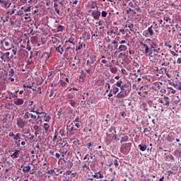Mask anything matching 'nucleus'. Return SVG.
I'll return each instance as SVG.
<instances>
[{"label":"nucleus","instance_id":"1","mask_svg":"<svg viewBox=\"0 0 181 181\" xmlns=\"http://www.w3.org/2000/svg\"><path fill=\"white\" fill-rule=\"evenodd\" d=\"M146 43H147V45H148V46L150 47V52L151 53V56H154L155 57H161L162 56H165V54L162 52L160 46L155 42L152 41V40H146Z\"/></svg>","mask_w":181,"mask_h":181},{"label":"nucleus","instance_id":"2","mask_svg":"<svg viewBox=\"0 0 181 181\" xmlns=\"http://www.w3.org/2000/svg\"><path fill=\"white\" fill-rule=\"evenodd\" d=\"M141 52L145 54V56H148L150 62H153L154 60L153 55L151 53V47L146 42H140Z\"/></svg>","mask_w":181,"mask_h":181},{"label":"nucleus","instance_id":"3","mask_svg":"<svg viewBox=\"0 0 181 181\" xmlns=\"http://www.w3.org/2000/svg\"><path fill=\"white\" fill-rule=\"evenodd\" d=\"M67 4H69V1H64V0H62L61 1H59V4L57 2L54 3L53 8H54L56 13L59 16H60V15H62V13H60V11H62V6H63L64 5H67Z\"/></svg>","mask_w":181,"mask_h":181},{"label":"nucleus","instance_id":"4","mask_svg":"<svg viewBox=\"0 0 181 181\" xmlns=\"http://www.w3.org/2000/svg\"><path fill=\"white\" fill-rule=\"evenodd\" d=\"M32 122V120H25L24 118H18L16 124L18 128H20L21 129H23L25 127H28V123Z\"/></svg>","mask_w":181,"mask_h":181},{"label":"nucleus","instance_id":"5","mask_svg":"<svg viewBox=\"0 0 181 181\" xmlns=\"http://www.w3.org/2000/svg\"><path fill=\"white\" fill-rule=\"evenodd\" d=\"M132 146V143L123 144L120 147V152L124 155L128 153L131 151V147Z\"/></svg>","mask_w":181,"mask_h":181},{"label":"nucleus","instance_id":"6","mask_svg":"<svg viewBox=\"0 0 181 181\" xmlns=\"http://www.w3.org/2000/svg\"><path fill=\"white\" fill-rule=\"evenodd\" d=\"M158 101L160 103V104L165 105V107H169L170 105V98L168 96H164V98H159Z\"/></svg>","mask_w":181,"mask_h":181},{"label":"nucleus","instance_id":"7","mask_svg":"<svg viewBox=\"0 0 181 181\" xmlns=\"http://www.w3.org/2000/svg\"><path fill=\"white\" fill-rule=\"evenodd\" d=\"M89 12H91V16L95 19V21H98V19H100V16H101V11H100V10L96 9L89 11Z\"/></svg>","mask_w":181,"mask_h":181},{"label":"nucleus","instance_id":"8","mask_svg":"<svg viewBox=\"0 0 181 181\" xmlns=\"http://www.w3.org/2000/svg\"><path fill=\"white\" fill-rule=\"evenodd\" d=\"M144 35L146 37H149L151 36H153L155 33H153V25H151L148 28L147 30L144 32Z\"/></svg>","mask_w":181,"mask_h":181},{"label":"nucleus","instance_id":"9","mask_svg":"<svg viewBox=\"0 0 181 181\" xmlns=\"http://www.w3.org/2000/svg\"><path fill=\"white\" fill-rule=\"evenodd\" d=\"M23 138H25V141H23L21 142V145L22 146H25V145H26V141L28 140V141H33V139H35V135L32 134H30L28 136H25V135H23Z\"/></svg>","mask_w":181,"mask_h":181},{"label":"nucleus","instance_id":"10","mask_svg":"<svg viewBox=\"0 0 181 181\" xmlns=\"http://www.w3.org/2000/svg\"><path fill=\"white\" fill-rule=\"evenodd\" d=\"M25 121H30V119H29V118H32V119H37L36 115H34L33 114L29 112H26L23 117Z\"/></svg>","mask_w":181,"mask_h":181},{"label":"nucleus","instance_id":"11","mask_svg":"<svg viewBox=\"0 0 181 181\" xmlns=\"http://www.w3.org/2000/svg\"><path fill=\"white\" fill-rule=\"evenodd\" d=\"M9 54H11V53L9 52H5V53L1 52L0 59L3 60L4 63L6 62H9Z\"/></svg>","mask_w":181,"mask_h":181},{"label":"nucleus","instance_id":"12","mask_svg":"<svg viewBox=\"0 0 181 181\" xmlns=\"http://www.w3.org/2000/svg\"><path fill=\"white\" fill-rule=\"evenodd\" d=\"M158 64L162 67H169L170 62L168 58H163L161 62H158Z\"/></svg>","mask_w":181,"mask_h":181},{"label":"nucleus","instance_id":"13","mask_svg":"<svg viewBox=\"0 0 181 181\" xmlns=\"http://www.w3.org/2000/svg\"><path fill=\"white\" fill-rule=\"evenodd\" d=\"M154 73H157L156 76L160 77H162V74H163V72L165 71V69H163V68H161L159 69V68L158 66H154L153 69Z\"/></svg>","mask_w":181,"mask_h":181},{"label":"nucleus","instance_id":"14","mask_svg":"<svg viewBox=\"0 0 181 181\" xmlns=\"http://www.w3.org/2000/svg\"><path fill=\"white\" fill-rule=\"evenodd\" d=\"M95 63V58L94 57H90L86 61V66H89L90 69H93V65Z\"/></svg>","mask_w":181,"mask_h":181},{"label":"nucleus","instance_id":"15","mask_svg":"<svg viewBox=\"0 0 181 181\" xmlns=\"http://www.w3.org/2000/svg\"><path fill=\"white\" fill-rule=\"evenodd\" d=\"M69 129L66 127H63L59 130V134L61 136H69Z\"/></svg>","mask_w":181,"mask_h":181},{"label":"nucleus","instance_id":"16","mask_svg":"<svg viewBox=\"0 0 181 181\" xmlns=\"http://www.w3.org/2000/svg\"><path fill=\"white\" fill-rule=\"evenodd\" d=\"M0 4H1V6L5 9H8L11 7V3L9 1L0 0Z\"/></svg>","mask_w":181,"mask_h":181},{"label":"nucleus","instance_id":"17","mask_svg":"<svg viewBox=\"0 0 181 181\" xmlns=\"http://www.w3.org/2000/svg\"><path fill=\"white\" fill-rule=\"evenodd\" d=\"M153 107L154 108L155 111H161V112H163V111H165L162 105L159 103L153 104Z\"/></svg>","mask_w":181,"mask_h":181},{"label":"nucleus","instance_id":"18","mask_svg":"<svg viewBox=\"0 0 181 181\" xmlns=\"http://www.w3.org/2000/svg\"><path fill=\"white\" fill-rule=\"evenodd\" d=\"M79 39H83V40H90V39H91V35L90 34L89 32H85L83 35H82V37H80Z\"/></svg>","mask_w":181,"mask_h":181},{"label":"nucleus","instance_id":"19","mask_svg":"<svg viewBox=\"0 0 181 181\" xmlns=\"http://www.w3.org/2000/svg\"><path fill=\"white\" fill-rule=\"evenodd\" d=\"M92 176L93 177H95V179H103V177H104V175L102 173L101 170L94 173Z\"/></svg>","mask_w":181,"mask_h":181},{"label":"nucleus","instance_id":"20","mask_svg":"<svg viewBox=\"0 0 181 181\" xmlns=\"http://www.w3.org/2000/svg\"><path fill=\"white\" fill-rule=\"evenodd\" d=\"M50 57V52H43L41 55L40 59L44 62L47 61V59Z\"/></svg>","mask_w":181,"mask_h":181},{"label":"nucleus","instance_id":"21","mask_svg":"<svg viewBox=\"0 0 181 181\" xmlns=\"http://www.w3.org/2000/svg\"><path fill=\"white\" fill-rule=\"evenodd\" d=\"M67 129L69 132H71V134H69L70 136H71V135H74V133H73V131H77V129L74 128V125L72 124H71L69 126H67Z\"/></svg>","mask_w":181,"mask_h":181},{"label":"nucleus","instance_id":"22","mask_svg":"<svg viewBox=\"0 0 181 181\" xmlns=\"http://www.w3.org/2000/svg\"><path fill=\"white\" fill-rule=\"evenodd\" d=\"M128 94L125 90H121L119 93L116 95L117 98H124V97H127Z\"/></svg>","mask_w":181,"mask_h":181},{"label":"nucleus","instance_id":"23","mask_svg":"<svg viewBox=\"0 0 181 181\" xmlns=\"http://www.w3.org/2000/svg\"><path fill=\"white\" fill-rule=\"evenodd\" d=\"M55 50L57 53H59L61 55H62L63 53H64V49H63L62 44H59L57 47H55Z\"/></svg>","mask_w":181,"mask_h":181},{"label":"nucleus","instance_id":"24","mask_svg":"<svg viewBox=\"0 0 181 181\" xmlns=\"http://www.w3.org/2000/svg\"><path fill=\"white\" fill-rule=\"evenodd\" d=\"M19 153H21V150H14L13 153L11 154V158L12 159H16L19 158Z\"/></svg>","mask_w":181,"mask_h":181},{"label":"nucleus","instance_id":"25","mask_svg":"<svg viewBox=\"0 0 181 181\" xmlns=\"http://www.w3.org/2000/svg\"><path fill=\"white\" fill-rule=\"evenodd\" d=\"M110 33L112 35H117L118 33V27H112L110 28V31L107 32V35H110Z\"/></svg>","mask_w":181,"mask_h":181},{"label":"nucleus","instance_id":"26","mask_svg":"<svg viewBox=\"0 0 181 181\" xmlns=\"http://www.w3.org/2000/svg\"><path fill=\"white\" fill-rule=\"evenodd\" d=\"M172 86H173V87H175L177 90H179L180 91H181V83H177V81H174L172 83Z\"/></svg>","mask_w":181,"mask_h":181},{"label":"nucleus","instance_id":"27","mask_svg":"<svg viewBox=\"0 0 181 181\" xmlns=\"http://www.w3.org/2000/svg\"><path fill=\"white\" fill-rule=\"evenodd\" d=\"M129 45H120L117 49V50H119V52H125V50H127V49H128V47Z\"/></svg>","mask_w":181,"mask_h":181},{"label":"nucleus","instance_id":"28","mask_svg":"<svg viewBox=\"0 0 181 181\" xmlns=\"http://www.w3.org/2000/svg\"><path fill=\"white\" fill-rule=\"evenodd\" d=\"M33 129L35 131V136H37V135L40 134V127H39L38 125H35L33 126Z\"/></svg>","mask_w":181,"mask_h":181},{"label":"nucleus","instance_id":"29","mask_svg":"<svg viewBox=\"0 0 181 181\" xmlns=\"http://www.w3.org/2000/svg\"><path fill=\"white\" fill-rule=\"evenodd\" d=\"M23 103H25V100L22 98H17L16 101H14V104L16 105H23Z\"/></svg>","mask_w":181,"mask_h":181},{"label":"nucleus","instance_id":"30","mask_svg":"<svg viewBox=\"0 0 181 181\" xmlns=\"http://www.w3.org/2000/svg\"><path fill=\"white\" fill-rule=\"evenodd\" d=\"M54 175H56V176H59V175L60 174V175H62V173H63V170H62V168H55L54 169Z\"/></svg>","mask_w":181,"mask_h":181},{"label":"nucleus","instance_id":"31","mask_svg":"<svg viewBox=\"0 0 181 181\" xmlns=\"http://www.w3.org/2000/svg\"><path fill=\"white\" fill-rule=\"evenodd\" d=\"M23 87H24V88H32L33 87V82H31V83L26 82L23 85Z\"/></svg>","mask_w":181,"mask_h":181},{"label":"nucleus","instance_id":"32","mask_svg":"<svg viewBox=\"0 0 181 181\" xmlns=\"http://www.w3.org/2000/svg\"><path fill=\"white\" fill-rule=\"evenodd\" d=\"M21 168H23V171H24L26 173H29L30 171V169H32V168L30 165H22Z\"/></svg>","mask_w":181,"mask_h":181},{"label":"nucleus","instance_id":"33","mask_svg":"<svg viewBox=\"0 0 181 181\" xmlns=\"http://www.w3.org/2000/svg\"><path fill=\"white\" fill-rule=\"evenodd\" d=\"M8 21H11V16L7 11L5 14V18L3 20V22L5 23V22H8Z\"/></svg>","mask_w":181,"mask_h":181},{"label":"nucleus","instance_id":"34","mask_svg":"<svg viewBox=\"0 0 181 181\" xmlns=\"http://www.w3.org/2000/svg\"><path fill=\"white\" fill-rule=\"evenodd\" d=\"M127 88H129V83H126L124 85H122V86H120V90L122 91H125Z\"/></svg>","mask_w":181,"mask_h":181},{"label":"nucleus","instance_id":"35","mask_svg":"<svg viewBox=\"0 0 181 181\" xmlns=\"http://www.w3.org/2000/svg\"><path fill=\"white\" fill-rule=\"evenodd\" d=\"M174 156H175L176 158H181V150L180 149L175 150Z\"/></svg>","mask_w":181,"mask_h":181},{"label":"nucleus","instance_id":"36","mask_svg":"<svg viewBox=\"0 0 181 181\" xmlns=\"http://www.w3.org/2000/svg\"><path fill=\"white\" fill-rule=\"evenodd\" d=\"M153 30H155V32H159V25H158V23H156V22L153 23Z\"/></svg>","mask_w":181,"mask_h":181},{"label":"nucleus","instance_id":"37","mask_svg":"<svg viewBox=\"0 0 181 181\" xmlns=\"http://www.w3.org/2000/svg\"><path fill=\"white\" fill-rule=\"evenodd\" d=\"M21 136H22V134H21V133H17L15 136H14V141H21V139H23L22 138H21Z\"/></svg>","mask_w":181,"mask_h":181},{"label":"nucleus","instance_id":"38","mask_svg":"<svg viewBox=\"0 0 181 181\" xmlns=\"http://www.w3.org/2000/svg\"><path fill=\"white\" fill-rule=\"evenodd\" d=\"M163 21L165 22H168L169 23H172V19L170 18V16H163Z\"/></svg>","mask_w":181,"mask_h":181},{"label":"nucleus","instance_id":"39","mask_svg":"<svg viewBox=\"0 0 181 181\" xmlns=\"http://www.w3.org/2000/svg\"><path fill=\"white\" fill-rule=\"evenodd\" d=\"M129 141V137L128 136H124L121 138L120 144H122V142H128Z\"/></svg>","mask_w":181,"mask_h":181},{"label":"nucleus","instance_id":"40","mask_svg":"<svg viewBox=\"0 0 181 181\" xmlns=\"http://www.w3.org/2000/svg\"><path fill=\"white\" fill-rule=\"evenodd\" d=\"M110 71L111 73H112L113 74H115L116 73H118V68H117V66H110Z\"/></svg>","mask_w":181,"mask_h":181},{"label":"nucleus","instance_id":"41","mask_svg":"<svg viewBox=\"0 0 181 181\" xmlns=\"http://www.w3.org/2000/svg\"><path fill=\"white\" fill-rule=\"evenodd\" d=\"M139 148L140 151H141L142 152H145V150L147 149L148 146H146V145L145 144H139Z\"/></svg>","mask_w":181,"mask_h":181},{"label":"nucleus","instance_id":"42","mask_svg":"<svg viewBox=\"0 0 181 181\" xmlns=\"http://www.w3.org/2000/svg\"><path fill=\"white\" fill-rule=\"evenodd\" d=\"M43 128L45 129V134H47V132H49V129L50 128V125H49V124H47V123H45Z\"/></svg>","mask_w":181,"mask_h":181},{"label":"nucleus","instance_id":"43","mask_svg":"<svg viewBox=\"0 0 181 181\" xmlns=\"http://www.w3.org/2000/svg\"><path fill=\"white\" fill-rule=\"evenodd\" d=\"M44 122H50L52 117L50 115H45Z\"/></svg>","mask_w":181,"mask_h":181},{"label":"nucleus","instance_id":"44","mask_svg":"<svg viewBox=\"0 0 181 181\" xmlns=\"http://www.w3.org/2000/svg\"><path fill=\"white\" fill-rule=\"evenodd\" d=\"M10 23L11 25H15V23H16V16H13L11 18H10Z\"/></svg>","mask_w":181,"mask_h":181},{"label":"nucleus","instance_id":"45","mask_svg":"<svg viewBox=\"0 0 181 181\" xmlns=\"http://www.w3.org/2000/svg\"><path fill=\"white\" fill-rule=\"evenodd\" d=\"M90 9H95V8H98L97 6V4L94 1H92L91 4L89 5Z\"/></svg>","mask_w":181,"mask_h":181},{"label":"nucleus","instance_id":"46","mask_svg":"<svg viewBox=\"0 0 181 181\" xmlns=\"http://www.w3.org/2000/svg\"><path fill=\"white\" fill-rule=\"evenodd\" d=\"M74 97H75L74 93H69L66 94V100H73Z\"/></svg>","mask_w":181,"mask_h":181},{"label":"nucleus","instance_id":"47","mask_svg":"<svg viewBox=\"0 0 181 181\" xmlns=\"http://www.w3.org/2000/svg\"><path fill=\"white\" fill-rule=\"evenodd\" d=\"M59 86H61L62 87H66V86H67V82L64 81L62 79H60L59 81Z\"/></svg>","mask_w":181,"mask_h":181},{"label":"nucleus","instance_id":"48","mask_svg":"<svg viewBox=\"0 0 181 181\" xmlns=\"http://www.w3.org/2000/svg\"><path fill=\"white\" fill-rule=\"evenodd\" d=\"M158 22L159 25H160L161 28H165V26H166V22H163V20L159 19L158 20Z\"/></svg>","mask_w":181,"mask_h":181},{"label":"nucleus","instance_id":"49","mask_svg":"<svg viewBox=\"0 0 181 181\" xmlns=\"http://www.w3.org/2000/svg\"><path fill=\"white\" fill-rule=\"evenodd\" d=\"M65 43H71V45H73L74 46V37H71L70 38H69L68 40H66L65 42Z\"/></svg>","mask_w":181,"mask_h":181},{"label":"nucleus","instance_id":"50","mask_svg":"<svg viewBox=\"0 0 181 181\" xmlns=\"http://www.w3.org/2000/svg\"><path fill=\"white\" fill-rule=\"evenodd\" d=\"M112 87V91L113 94H117V93H118V91H119V88L118 87H116L114 86Z\"/></svg>","mask_w":181,"mask_h":181},{"label":"nucleus","instance_id":"51","mask_svg":"<svg viewBox=\"0 0 181 181\" xmlns=\"http://www.w3.org/2000/svg\"><path fill=\"white\" fill-rule=\"evenodd\" d=\"M64 29H66V28H64V25H59L57 27V32H63V30H64Z\"/></svg>","mask_w":181,"mask_h":181},{"label":"nucleus","instance_id":"52","mask_svg":"<svg viewBox=\"0 0 181 181\" xmlns=\"http://www.w3.org/2000/svg\"><path fill=\"white\" fill-rule=\"evenodd\" d=\"M64 56L65 57H70L71 56V52H70V50L65 49Z\"/></svg>","mask_w":181,"mask_h":181},{"label":"nucleus","instance_id":"53","mask_svg":"<svg viewBox=\"0 0 181 181\" xmlns=\"http://www.w3.org/2000/svg\"><path fill=\"white\" fill-rule=\"evenodd\" d=\"M100 15L102 18H107V16L108 15V12L106 11H102V12H100Z\"/></svg>","mask_w":181,"mask_h":181},{"label":"nucleus","instance_id":"54","mask_svg":"<svg viewBox=\"0 0 181 181\" xmlns=\"http://www.w3.org/2000/svg\"><path fill=\"white\" fill-rule=\"evenodd\" d=\"M13 8H13L11 11H7L11 16H12V15H13V13H15V12H16V8H16V6L14 5Z\"/></svg>","mask_w":181,"mask_h":181},{"label":"nucleus","instance_id":"55","mask_svg":"<svg viewBox=\"0 0 181 181\" xmlns=\"http://www.w3.org/2000/svg\"><path fill=\"white\" fill-rule=\"evenodd\" d=\"M112 45H114V49L115 50V49H118V42L116 40H113L112 42Z\"/></svg>","mask_w":181,"mask_h":181},{"label":"nucleus","instance_id":"56","mask_svg":"<svg viewBox=\"0 0 181 181\" xmlns=\"http://www.w3.org/2000/svg\"><path fill=\"white\" fill-rule=\"evenodd\" d=\"M117 128H115V127L112 126L110 129H109V132H112L114 131L115 134H117V131H116Z\"/></svg>","mask_w":181,"mask_h":181},{"label":"nucleus","instance_id":"57","mask_svg":"<svg viewBox=\"0 0 181 181\" xmlns=\"http://www.w3.org/2000/svg\"><path fill=\"white\" fill-rule=\"evenodd\" d=\"M98 37V34H97V33L92 34V37H91L92 40H97Z\"/></svg>","mask_w":181,"mask_h":181},{"label":"nucleus","instance_id":"58","mask_svg":"<svg viewBox=\"0 0 181 181\" xmlns=\"http://www.w3.org/2000/svg\"><path fill=\"white\" fill-rule=\"evenodd\" d=\"M107 49L110 50V52H114L115 49H114V47H112V44H108Z\"/></svg>","mask_w":181,"mask_h":181},{"label":"nucleus","instance_id":"59","mask_svg":"<svg viewBox=\"0 0 181 181\" xmlns=\"http://www.w3.org/2000/svg\"><path fill=\"white\" fill-rule=\"evenodd\" d=\"M37 2V0H29L28 4H30V6L35 5V4Z\"/></svg>","mask_w":181,"mask_h":181},{"label":"nucleus","instance_id":"60","mask_svg":"<svg viewBox=\"0 0 181 181\" xmlns=\"http://www.w3.org/2000/svg\"><path fill=\"white\" fill-rule=\"evenodd\" d=\"M128 28L130 29L131 32H134V23H129Z\"/></svg>","mask_w":181,"mask_h":181},{"label":"nucleus","instance_id":"61","mask_svg":"<svg viewBox=\"0 0 181 181\" xmlns=\"http://www.w3.org/2000/svg\"><path fill=\"white\" fill-rule=\"evenodd\" d=\"M69 104L71 105V107H76V101L74 100H69Z\"/></svg>","mask_w":181,"mask_h":181},{"label":"nucleus","instance_id":"62","mask_svg":"<svg viewBox=\"0 0 181 181\" xmlns=\"http://www.w3.org/2000/svg\"><path fill=\"white\" fill-rule=\"evenodd\" d=\"M23 15V10H19L16 13V16H22Z\"/></svg>","mask_w":181,"mask_h":181},{"label":"nucleus","instance_id":"63","mask_svg":"<svg viewBox=\"0 0 181 181\" xmlns=\"http://www.w3.org/2000/svg\"><path fill=\"white\" fill-rule=\"evenodd\" d=\"M45 173H48L49 175H54V169L49 170Z\"/></svg>","mask_w":181,"mask_h":181},{"label":"nucleus","instance_id":"64","mask_svg":"<svg viewBox=\"0 0 181 181\" xmlns=\"http://www.w3.org/2000/svg\"><path fill=\"white\" fill-rule=\"evenodd\" d=\"M82 49H83V43L79 42V43H78V47L76 48V51H77V50H81Z\"/></svg>","mask_w":181,"mask_h":181}]
</instances>
